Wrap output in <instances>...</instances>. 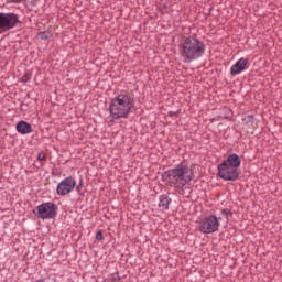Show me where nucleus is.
I'll list each match as a JSON object with an SVG mask.
<instances>
[{"mask_svg": "<svg viewBox=\"0 0 282 282\" xmlns=\"http://www.w3.org/2000/svg\"><path fill=\"white\" fill-rule=\"evenodd\" d=\"M133 107H135L133 97L127 91H121L109 102L110 117L112 120H127Z\"/></svg>", "mask_w": 282, "mask_h": 282, "instance_id": "obj_1", "label": "nucleus"}, {"mask_svg": "<svg viewBox=\"0 0 282 282\" xmlns=\"http://www.w3.org/2000/svg\"><path fill=\"white\" fill-rule=\"evenodd\" d=\"M241 175V158L230 154L218 164V176L225 182H237Z\"/></svg>", "mask_w": 282, "mask_h": 282, "instance_id": "obj_2", "label": "nucleus"}, {"mask_svg": "<svg viewBox=\"0 0 282 282\" xmlns=\"http://www.w3.org/2000/svg\"><path fill=\"white\" fill-rule=\"evenodd\" d=\"M180 52L184 63H193L204 56L206 45L195 37H186L180 45Z\"/></svg>", "mask_w": 282, "mask_h": 282, "instance_id": "obj_3", "label": "nucleus"}, {"mask_svg": "<svg viewBox=\"0 0 282 282\" xmlns=\"http://www.w3.org/2000/svg\"><path fill=\"white\" fill-rule=\"evenodd\" d=\"M170 184L178 191H186L188 183L193 180V171L186 165H177L167 172Z\"/></svg>", "mask_w": 282, "mask_h": 282, "instance_id": "obj_4", "label": "nucleus"}, {"mask_svg": "<svg viewBox=\"0 0 282 282\" xmlns=\"http://www.w3.org/2000/svg\"><path fill=\"white\" fill-rule=\"evenodd\" d=\"M219 219H221V217L217 218L215 215L204 218L199 224L198 230L204 235L217 232L219 230Z\"/></svg>", "mask_w": 282, "mask_h": 282, "instance_id": "obj_5", "label": "nucleus"}, {"mask_svg": "<svg viewBox=\"0 0 282 282\" xmlns=\"http://www.w3.org/2000/svg\"><path fill=\"white\" fill-rule=\"evenodd\" d=\"M19 15L14 13H0V34L17 28Z\"/></svg>", "mask_w": 282, "mask_h": 282, "instance_id": "obj_6", "label": "nucleus"}, {"mask_svg": "<svg viewBox=\"0 0 282 282\" xmlns=\"http://www.w3.org/2000/svg\"><path fill=\"white\" fill-rule=\"evenodd\" d=\"M36 210L40 219H54V217H56V213L58 212V206L52 202H48L37 206Z\"/></svg>", "mask_w": 282, "mask_h": 282, "instance_id": "obj_7", "label": "nucleus"}, {"mask_svg": "<svg viewBox=\"0 0 282 282\" xmlns=\"http://www.w3.org/2000/svg\"><path fill=\"white\" fill-rule=\"evenodd\" d=\"M74 188H76V178L67 176L57 184L56 193L57 195L65 196L69 195Z\"/></svg>", "mask_w": 282, "mask_h": 282, "instance_id": "obj_8", "label": "nucleus"}, {"mask_svg": "<svg viewBox=\"0 0 282 282\" xmlns=\"http://www.w3.org/2000/svg\"><path fill=\"white\" fill-rule=\"evenodd\" d=\"M248 69V59L241 57L235 65L230 68L231 76H239L241 72H246Z\"/></svg>", "mask_w": 282, "mask_h": 282, "instance_id": "obj_9", "label": "nucleus"}, {"mask_svg": "<svg viewBox=\"0 0 282 282\" xmlns=\"http://www.w3.org/2000/svg\"><path fill=\"white\" fill-rule=\"evenodd\" d=\"M15 129L18 133H21L22 135H28V133H32V126L25 121L18 122Z\"/></svg>", "mask_w": 282, "mask_h": 282, "instance_id": "obj_10", "label": "nucleus"}, {"mask_svg": "<svg viewBox=\"0 0 282 282\" xmlns=\"http://www.w3.org/2000/svg\"><path fill=\"white\" fill-rule=\"evenodd\" d=\"M169 206H171V198L167 195H161L159 198V208L169 210Z\"/></svg>", "mask_w": 282, "mask_h": 282, "instance_id": "obj_11", "label": "nucleus"}, {"mask_svg": "<svg viewBox=\"0 0 282 282\" xmlns=\"http://www.w3.org/2000/svg\"><path fill=\"white\" fill-rule=\"evenodd\" d=\"M51 37H52V33L47 31L39 33V39H41L42 41H47V39H51Z\"/></svg>", "mask_w": 282, "mask_h": 282, "instance_id": "obj_12", "label": "nucleus"}, {"mask_svg": "<svg viewBox=\"0 0 282 282\" xmlns=\"http://www.w3.org/2000/svg\"><path fill=\"white\" fill-rule=\"evenodd\" d=\"M221 215H223V217H225V219H227V221H228V219H229L230 217H232V212H230V209H223V210H221Z\"/></svg>", "mask_w": 282, "mask_h": 282, "instance_id": "obj_13", "label": "nucleus"}, {"mask_svg": "<svg viewBox=\"0 0 282 282\" xmlns=\"http://www.w3.org/2000/svg\"><path fill=\"white\" fill-rule=\"evenodd\" d=\"M37 160H39V162H45V153L41 152V153L37 155Z\"/></svg>", "mask_w": 282, "mask_h": 282, "instance_id": "obj_14", "label": "nucleus"}, {"mask_svg": "<svg viewBox=\"0 0 282 282\" xmlns=\"http://www.w3.org/2000/svg\"><path fill=\"white\" fill-rule=\"evenodd\" d=\"M96 239H97V241H102V239H104V237H102V231H98V232L96 234Z\"/></svg>", "mask_w": 282, "mask_h": 282, "instance_id": "obj_15", "label": "nucleus"}, {"mask_svg": "<svg viewBox=\"0 0 282 282\" xmlns=\"http://www.w3.org/2000/svg\"><path fill=\"white\" fill-rule=\"evenodd\" d=\"M12 3H21L23 0H10Z\"/></svg>", "mask_w": 282, "mask_h": 282, "instance_id": "obj_16", "label": "nucleus"}, {"mask_svg": "<svg viewBox=\"0 0 282 282\" xmlns=\"http://www.w3.org/2000/svg\"><path fill=\"white\" fill-rule=\"evenodd\" d=\"M77 193H80V186L76 187Z\"/></svg>", "mask_w": 282, "mask_h": 282, "instance_id": "obj_17", "label": "nucleus"}]
</instances>
